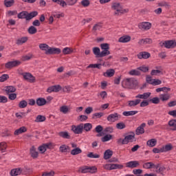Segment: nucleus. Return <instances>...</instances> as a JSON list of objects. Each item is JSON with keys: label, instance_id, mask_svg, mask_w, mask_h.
<instances>
[{"label": "nucleus", "instance_id": "obj_1", "mask_svg": "<svg viewBox=\"0 0 176 176\" xmlns=\"http://www.w3.org/2000/svg\"><path fill=\"white\" fill-rule=\"evenodd\" d=\"M39 49H41V50L45 52V54H47V55L60 54V53H61V49L52 47L46 43L39 44Z\"/></svg>", "mask_w": 176, "mask_h": 176}, {"label": "nucleus", "instance_id": "obj_2", "mask_svg": "<svg viewBox=\"0 0 176 176\" xmlns=\"http://www.w3.org/2000/svg\"><path fill=\"white\" fill-rule=\"evenodd\" d=\"M111 9L116 10L113 13V16H122V14H124V13H129V9H124L123 6L120 5V3H113Z\"/></svg>", "mask_w": 176, "mask_h": 176}, {"label": "nucleus", "instance_id": "obj_3", "mask_svg": "<svg viewBox=\"0 0 176 176\" xmlns=\"http://www.w3.org/2000/svg\"><path fill=\"white\" fill-rule=\"evenodd\" d=\"M124 89H135L138 86V81L134 78H126L122 82Z\"/></svg>", "mask_w": 176, "mask_h": 176}, {"label": "nucleus", "instance_id": "obj_4", "mask_svg": "<svg viewBox=\"0 0 176 176\" xmlns=\"http://www.w3.org/2000/svg\"><path fill=\"white\" fill-rule=\"evenodd\" d=\"M38 16V11H32L28 13V11H22L18 14V19H25L27 21H30V20H32L34 17H36Z\"/></svg>", "mask_w": 176, "mask_h": 176}, {"label": "nucleus", "instance_id": "obj_5", "mask_svg": "<svg viewBox=\"0 0 176 176\" xmlns=\"http://www.w3.org/2000/svg\"><path fill=\"white\" fill-rule=\"evenodd\" d=\"M130 135H127L124 139L119 138L117 141L118 144H121V145H126L129 142H134L135 141V133L133 131L129 133Z\"/></svg>", "mask_w": 176, "mask_h": 176}, {"label": "nucleus", "instance_id": "obj_6", "mask_svg": "<svg viewBox=\"0 0 176 176\" xmlns=\"http://www.w3.org/2000/svg\"><path fill=\"white\" fill-rule=\"evenodd\" d=\"M21 64V61L20 60H12L8 61L5 64V68L6 69H12V68H15L16 67H19Z\"/></svg>", "mask_w": 176, "mask_h": 176}, {"label": "nucleus", "instance_id": "obj_7", "mask_svg": "<svg viewBox=\"0 0 176 176\" xmlns=\"http://www.w3.org/2000/svg\"><path fill=\"white\" fill-rule=\"evenodd\" d=\"M160 46H164L166 49H174L176 47V41L170 40L166 41L164 43H160Z\"/></svg>", "mask_w": 176, "mask_h": 176}, {"label": "nucleus", "instance_id": "obj_8", "mask_svg": "<svg viewBox=\"0 0 176 176\" xmlns=\"http://www.w3.org/2000/svg\"><path fill=\"white\" fill-rule=\"evenodd\" d=\"M100 49L102 50V54L106 57V56H109L111 52L109 51V43H102L100 44Z\"/></svg>", "mask_w": 176, "mask_h": 176}, {"label": "nucleus", "instance_id": "obj_9", "mask_svg": "<svg viewBox=\"0 0 176 176\" xmlns=\"http://www.w3.org/2000/svg\"><path fill=\"white\" fill-rule=\"evenodd\" d=\"M23 76L25 80H28L30 83H35L36 82L35 76H32L31 73H24Z\"/></svg>", "mask_w": 176, "mask_h": 176}, {"label": "nucleus", "instance_id": "obj_10", "mask_svg": "<svg viewBox=\"0 0 176 176\" xmlns=\"http://www.w3.org/2000/svg\"><path fill=\"white\" fill-rule=\"evenodd\" d=\"M72 130L74 134H82L83 133V124H80L78 126L73 125Z\"/></svg>", "mask_w": 176, "mask_h": 176}, {"label": "nucleus", "instance_id": "obj_11", "mask_svg": "<svg viewBox=\"0 0 176 176\" xmlns=\"http://www.w3.org/2000/svg\"><path fill=\"white\" fill-rule=\"evenodd\" d=\"M154 168H155V173H157V174L164 175V172L166 171V167H164V166H162L158 164L154 166Z\"/></svg>", "mask_w": 176, "mask_h": 176}, {"label": "nucleus", "instance_id": "obj_12", "mask_svg": "<svg viewBox=\"0 0 176 176\" xmlns=\"http://www.w3.org/2000/svg\"><path fill=\"white\" fill-rule=\"evenodd\" d=\"M92 52L94 56H96V58H98L100 57H104V54H102V51L101 52V50H100V47H93Z\"/></svg>", "mask_w": 176, "mask_h": 176}, {"label": "nucleus", "instance_id": "obj_13", "mask_svg": "<svg viewBox=\"0 0 176 176\" xmlns=\"http://www.w3.org/2000/svg\"><path fill=\"white\" fill-rule=\"evenodd\" d=\"M152 27V24L149 22H142L139 23L138 28L140 30H151V28Z\"/></svg>", "mask_w": 176, "mask_h": 176}, {"label": "nucleus", "instance_id": "obj_14", "mask_svg": "<svg viewBox=\"0 0 176 176\" xmlns=\"http://www.w3.org/2000/svg\"><path fill=\"white\" fill-rule=\"evenodd\" d=\"M24 174V169L21 168H16L12 169L10 174L11 176H17L20 175V174Z\"/></svg>", "mask_w": 176, "mask_h": 176}, {"label": "nucleus", "instance_id": "obj_15", "mask_svg": "<svg viewBox=\"0 0 176 176\" xmlns=\"http://www.w3.org/2000/svg\"><path fill=\"white\" fill-rule=\"evenodd\" d=\"M61 90V86L60 85H53L47 88V93H58Z\"/></svg>", "mask_w": 176, "mask_h": 176}, {"label": "nucleus", "instance_id": "obj_16", "mask_svg": "<svg viewBox=\"0 0 176 176\" xmlns=\"http://www.w3.org/2000/svg\"><path fill=\"white\" fill-rule=\"evenodd\" d=\"M138 166H140V162L138 161H130L126 164V167L127 168H136Z\"/></svg>", "mask_w": 176, "mask_h": 176}, {"label": "nucleus", "instance_id": "obj_17", "mask_svg": "<svg viewBox=\"0 0 176 176\" xmlns=\"http://www.w3.org/2000/svg\"><path fill=\"white\" fill-rule=\"evenodd\" d=\"M104 131V127L101 125H98L95 128L96 133H98L96 137H102V135H105V133L102 132Z\"/></svg>", "mask_w": 176, "mask_h": 176}, {"label": "nucleus", "instance_id": "obj_18", "mask_svg": "<svg viewBox=\"0 0 176 176\" xmlns=\"http://www.w3.org/2000/svg\"><path fill=\"white\" fill-rule=\"evenodd\" d=\"M138 58H140V60L144 58V60H146L147 58H149L151 57V54L147 52H141L138 55Z\"/></svg>", "mask_w": 176, "mask_h": 176}, {"label": "nucleus", "instance_id": "obj_19", "mask_svg": "<svg viewBox=\"0 0 176 176\" xmlns=\"http://www.w3.org/2000/svg\"><path fill=\"white\" fill-rule=\"evenodd\" d=\"M107 120L109 122H116V120H119V114H118V113H115L109 115L107 117Z\"/></svg>", "mask_w": 176, "mask_h": 176}, {"label": "nucleus", "instance_id": "obj_20", "mask_svg": "<svg viewBox=\"0 0 176 176\" xmlns=\"http://www.w3.org/2000/svg\"><path fill=\"white\" fill-rule=\"evenodd\" d=\"M146 124L145 123H142L140 126H138L136 130V135H140V134H144L145 133V130L144 129V127H145Z\"/></svg>", "mask_w": 176, "mask_h": 176}, {"label": "nucleus", "instance_id": "obj_21", "mask_svg": "<svg viewBox=\"0 0 176 176\" xmlns=\"http://www.w3.org/2000/svg\"><path fill=\"white\" fill-rule=\"evenodd\" d=\"M30 153L33 159H36L39 155V153L36 151V148L34 146H32L30 148Z\"/></svg>", "mask_w": 176, "mask_h": 176}, {"label": "nucleus", "instance_id": "obj_22", "mask_svg": "<svg viewBox=\"0 0 176 176\" xmlns=\"http://www.w3.org/2000/svg\"><path fill=\"white\" fill-rule=\"evenodd\" d=\"M47 101L44 98H38L36 100V104L38 107H43V105H46Z\"/></svg>", "mask_w": 176, "mask_h": 176}, {"label": "nucleus", "instance_id": "obj_23", "mask_svg": "<svg viewBox=\"0 0 176 176\" xmlns=\"http://www.w3.org/2000/svg\"><path fill=\"white\" fill-rule=\"evenodd\" d=\"M112 155H113V151L110 149H107L104 153L103 159H104V160H108V159H111V157H112Z\"/></svg>", "mask_w": 176, "mask_h": 176}, {"label": "nucleus", "instance_id": "obj_24", "mask_svg": "<svg viewBox=\"0 0 176 176\" xmlns=\"http://www.w3.org/2000/svg\"><path fill=\"white\" fill-rule=\"evenodd\" d=\"M151 92H146L143 94H138L135 96V98H140L142 100H147V98H149L151 97Z\"/></svg>", "mask_w": 176, "mask_h": 176}, {"label": "nucleus", "instance_id": "obj_25", "mask_svg": "<svg viewBox=\"0 0 176 176\" xmlns=\"http://www.w3.org/2000/svg\"><path fill=\"white\" fill-rule=\"evenodd\" d=\"M152 43V38H142L138 41V45H151Z\"/></svg>", "mask_w": 176, "mask_h": 176}, {"label": "nucleus", "instance_id": "obj_26", "mask_svg": "<svg viewBox=\"0 0 176 176\" xmlns=\"http://www.w3.org/2000/svg\"><path fill=\"white\" fill-rule=\"evenodd\" d=\"M103 75L106 77V78H112V76H113V75H115V69H109L106 71V72H104L103 74Z\"/></svg>", "mask_w": 176, "mask_h": 176}, {"label": "nucleus", "instance_id": "obj_27", "mask_svg": "<svg viewBox=\"0 0 176 176\" xmlns=\"http://www.w3.org/2000/svg\"><path fill=\"white\" fill-rule=\"evenodd\" d=\"M69 146H67V144H62L59 147V151L61 152V153H67V152H69Z\"/></svg>", "mask_w": 176, "mask_h": 176}, {"label": "nucleus", "instance_id": "obj_28", "mask_svg": "<svg viewBox=\"0 0 176 176\" xmlns=\"http://www.w3.org/2000/svg\"><path fill=\"white\" fill-rule=\"evenodd\" d=\"M58 135L59 137H61V138H64L65 140L71 139V135H69L68 131H60L58 133Z\"/></svg>", "mask_w": 176, "mask_h": 176}, {"label": "nucleus", "instance_id": "obj_29", "mask_svg": "<svg viewBox=\"0 0 176 176\" xmlns=\"http://www.w3.org/2000/svg\"><path fill=\"white\" fill-rule=\"evenodd\" d=\"M16 90V87L12 85L5 87V91L6 94H10V93H14Z\"/></svg>", "mask_w": 176, "mask_h": 176}, {"label": "nucleus", "instance_id": "obj_30", "mask_svg": "<svg viewBox=\"0 0 176 176\" xmlns=\"http://www.w3.org/2000/svg\"><path fill=\"white\" fill-rule=\"evenodd\" d=\"M131 41V37L130 36H123L120 37L118 40V42L121 43H127V42H130Z\"/></svg>", "mask_w": 176, "mask_h": 176}, {"label": "nucleus", "instance_id": "obj_31", "mask_svg": "<svg viewBox=\"0 0 176 176\" xmlns=\"http://www.w3.org/2000/svg\"><path fill=\"white\" fill-rule=\"evenodd\" d=\"M27 128L25 126H21L19 129L15 130L14 134L15 135H19V134H23V133H26Z\"/></svg>", "mask_w": 176, "mask_h": 176}, {"label": "nucleus", "instance_id": "obj_32", "mask_svg": "<svg viewBox=\"0 0 176 176\" xmlns=\"http://www.w3.org/2000/svg\"><path fill=\"white\" fill-rule=\"evenodd\" d=\"M168 124L170 127H172L170 128L172 131H176V120L173 119L169 120Z\"/></svg>", "mask_w": 176, "mask_h": 176}, {"label": "nucleus", "instance_id": "obj_33", "mask_svg": "<svg viewBox=\"0 0 176 176\" xmlns=\"http://www.w3.org/2000/svg\"><path fill=\"white\" fill-rule=\"evenodd\" d=\"M140 102H141L140 99H136L135 100H129L128 107H137V105H138Z\"/></svg>", "mask_w": 176, "mask_h": 176}, {"label": "nucleus", "instance_id": "obj_34", "mask_svg": "<svg viewBox=\"0 0 176 176\" xmlns=\"http://www.w3.org/2000/svg\"><path fill=\"white\" fill-rule=\"evenodd\" d=\"M170 96L168 94H162L160 95V99L161 100V101H168V100H170Z\"/></svg>", "mask_w": 176, "mask_h": 176}, {"label": "nucleus", "instance_id": "obj_35", "mask_svg": "<svg viewBox=\"0 0 176 176\" xmlns=\"http://www.w3.org/2000/svg\"><path fill=\"white\" fill-rule=\"evenodd\" d=\"M156 144H157V140H156V139H151L146 142V145H148V146H150V148H153V146H156Z\"/></svg>", "mask_w": 176, "mask_h": 176}, {"label": "nucleus", "instance_id": "obj_36", "mask_svg": "<svg viewBox=\"0 0 176 176\" xmlns=\"http://www.w3.org/2000/svg\"><path fill=\"white\" fill-rule=\"evenodd\" d=\"M28 41V38L27 36H23L16 40V45H23V43H25Z\"/></svg>", "mask_w": 176, "mask_h": 176}, {"label": "nucleus", "instance_id": "obj_37", "mask_svg": "<svg viewBox=\"0 0 176 176\" xmlns=\"http://www.w3.org/2000/svg\"><path fill=\"white\" fill-rule=\"evenodd\" d=\"M28 32L30 35H34V34H36L38 32V29H36L35 26L32 25L28 29Z\"/></svg>", "mask_w": 176, "mask_h": 176}, {"label": "nucleus", "instance_id": "obj_38", "mask_svg": "<svg viewBox=\"0 0 176 176\" xmlns=\"http://www.w3.org/2000/svg\"><path fill=\"white\" fill-rule=\"evenodd\" d=\"M70 153L73 156H76V155H80V153H82V149H80L79 147L74 148L70 151Z\"/></svg>", "mask_w": 176, "mask_h": 176}, {"label": "nucleus", "instance_id": "obj_39", "mask_svg": "<svg viewBox=\"0 0 176 176\" xmlns=\"http://www.w3.org/2000/svg\"><path fill=\"white\" fill-rule=\"evenodd\" d=\"M45 120H46V117L45 116L38 115L36 116L34 122H36V123H41L42 122H45Z\"/></svg>", "mask_w": 176, "mask_h": 176}, {"label": "nucleus", "instance_id": "obj_40", "mask_svg": "<svg viewBox=\"0 0 176 176\" xmlns=\"http://www.w3.org/2000/svg\"><path fill=\"white\" fill-rule=\"evenodd\" d=\"M172 149H173V144H171L170 143L162 146V152L163 153L168 152L170 151H172Z\"/></svg>", "mask_w": 176, "mask_h": 176}, {"label": "nucleus", "instance_id": "obj_41", "mask_svg": "<svg viewBox=\"0 0 176 176\" xmlns=\"http://www.w3.org/2000/svg\"><path fill=\"white\" fill-rule=\"evenodd\" d=\"M52 2H54V3H57L58 5H60V6H62V8H65L67 6V2L64 0H52Z\"/></svg>", "mask_w": 176, "mask_h": 176}, {"label": "nucleus", "instance_id": "obj_42", "mask_svg": "<svg viewBox=\"0 0 176 176\" xmlns=\"http://www.w3.org/2000/svg\"><path fill=\"white\" fill-rule=\"evenodd\" d=\"M14 5V0H4V6L6 8H12Z\"/></svg>", "mask_w": 176, "mask_h": 176}, {"label": "nucleus", "instance_id": "obj_43", "mask_svg": "<svg viewBox=\"0 0 176 176\" xmlns=\"http://www.w3.org/2000/svg\"><path fill=\"white\" fill-rule=\"evenodd\" d=\"M70 109L68 108V106L63 105L60 107V112H62V113H64L65 115H67L68 112H69Z\"/></svg>", "mask_w": 176, "mask_h": 176}, {"label": "nucleus", "instance_id": "obj_44", "mask_svg": "<svg viewBox=\"0 0 176 176\" xmlns=\"http://www.w3.org/2000/svg\"><path fill=\"white\" fill-rule=\"evenodd\" d=\"M155 164L152 162H146L143 164V168L151 169L155 168Z\"/></svg>", "mask_w": 176, "mask_h": 176}, {"label": "nucleus", "instance_id": "obj_45", "mask_svg": "<svg viewBox=\"0 0 176 176\" xmlns=\"http://www.w3.org/2000/svg\"><path fill=\"white\" fill-rule=\"evenodd\" d=\"M129 75H131L132 76H141V72H140L138 69H132L129 72Z\"/></svg>", "mask_w": 176, "mask_h": 176}, {"label": "nucleus", "instance_id": "obj_46", "mask_svg": "<svg viewBox=\"0 0 176 176\" xmlns=\"http://www.w3.org/2000/svg\"><path fill=\"white\" fill-rule=\"evenodd\" d=\"M136 113H138V111H124L122 115H124V116H133V115H136Z\"/></svg>", "mask_w": 176, "mask_h": 176}, {"label": "nucleus", "instance_id": "obj_47", "mask_svg": "<svg viewBox=\"0 0 176 176\" xmlns=\"http://www.w3.org/2000/svg\"><path fill=\"white\" fill-rule=\"evenodd\" d=\"M112 140V135L107 134L101 138L102 142H107V141H111Z\"/></svg>", "mask_w": 176, "mask_h": 176}, {"label": "nucleus", "instance_id": "obj_48", "mask_svg": "<svg viewBox=\"0 0 176 176\" xmlns=\"http://www.w3.org/2000/svg\"><path fill=\"white\" fill-rule=\"evenodd\" d=\"M87 156L90 159H100V155L94 154V153L93 152L88 153Z\"/></svg>", "mask_w": 176, "mask_h": 176}, {"label": "nucleus", "instance_id": "obj_49", "mask_svg": "<svg viewBox=\"0 0 176 176\" xmlns=\"http://www.w3.org/2000/svg\"><path fill=\"white\" fill-rule=\"evenodd\" d=\"M104 116V113L100 112V113H95L92 115V119H100V118H102Z\"/></svg>", "mask_w": 176, "mask_h": 176}, {"label": "nucleus", "instance_id": "obj_50", "mask_svg": "<svg viewBox=\"0 0 176 176\" xmlns=\"http://www.w3.org/2000/svg\"><path fill=\"white\" fill-rule=\"evenodd\" d=\"M83 129L85 131H90L93 129V125L90 123H86L83 125Z\"/></svg>", "mask_w": 176, "mask_h": 176}, {"label": "nucleus", "instance_id": "obj_51", "mask_svg": "<svg viewBox=\"0 0 176 176\" xmlns=\"http://www.w3.org/2000/svg\"><path fill=\"white\" fill-rule=\"evenodd\" d=\"M101 63L98 64H90L89 66L87 67V69L89 68H97L98 69H101Z\"/></svg>", "mask_w": 176, "mask_h": 176}, {"label": "nucleus", "instance_id": "obj_52", "mask_svg": "<svg viewBox=\"0 0 176 176\" xmlns=\"http://www.w3.org/2000/svg\"><path fill=\"white\" fill-rule=\"evenodd\" d=\"M166 90H167V91H170L171 90V89L168 88L167 87H161V88H157L155 89V91L157 93H160V91H166Z\"/></svg>", "mask_w": 176, "mask_h": 176}, {"label": "nucleus", "instance_id": "obj_53", "mask_svg": "<svg viewBox=\"0 0 176 176\" xmlns=\"http://www.w3.org/2000/svg\"><path fill=\"white\" fill-rule=\"evenodd\" d=\"M27 105H28V103L26 100H21L19 103V107L21 109L26 108Z\"/></svg>", "mask_w": 176, "mask_h": 176}, {"label": "nucleus", "instance_id": "obj_54", "mask_svg": "<svg viewBox=\"0 0 176 176\" xmlns=\"http://www.w3.org/2000/svg\"><path fill=\"white\" fill-rule=\"evenodd\" d=\"M150 102H152V104H160V98L154 97L151 99H150Z\"/></svg>", "mask_w": 176, "mask_h": 176}, {"label": "nucleus", "instance_id": "obj_55", "mask_svg": "<svg viewBox=\"0 0 176 176\" xmlns=\"http://www.w3.org/2000/svg\"><path fill=\"white\" fill-rule=\"evenodd\" d=\"M6 148H7L6 142H0V149L2 153L6 151Z\"/></svg>", "mask_w": 176, "mask_h": 176}, {"label": "nucleus", "instance_id": "obj_56", "mask_svg": "<svg viewBox=\"0 0 176 176\" xmlns=\"http://www.w3.org/2000/svg\"><path fill=\"white\" fill-rule=\"evenodd\" d=\"M116 127L118 130H123V129H126V124L124 122H119L116 124Z\"/></svg>", "mask_w": 176, "mask_h": 176}, {"label": "nucleus", "instance_id": "obj_57", "mask_svg": "<svg viewBox=\"0 0 176 176\" xmlns=\"http://www.w3.org/2000/svg\"><path fill=\"white\" fill-rule=\"evenodd\" d=\"M7 96H8V98L9 100H11V101H13L16 100V98H17V94H14V92L12 94H7Z\"/></svg>", "mask_w": 176, "mask_h": 176}, {"label": "nucleus", "instance_id": "obj_58", "mask_svg": "<svg viewBox=\"0 0 176 176\" xmlns=\"http://www.w3.org/2000/svg\"><path fill=\"white\" fill-rule=\"evenodd\" d=\"M80 170H81V173L82 174H86L87 173H89V166H81L80 168Z\"/></svg>", "mask_w": 176, "mask_h": 176}, {"label": "nucleus", "instance_id": "obj_59", "mask_svg": "<svg viewBox=\"0 0 176 176\" xmlns=\"http://www.w3.org/2000/svg\"><path fill=\"white\" fill-rule=\"evenodd\" d=\"M81 5L84 8H87L88 6H90V1L89 0H82L81 1Z\"/></svg>", "mask_w": 176, "mask_h": 176}, {"label": "nucleus", "instance_id": "obj_60", "mask_svg": "<svg viewBox=\"0 0 176 176\" xmlns=\"http://www.w3.org/2000/svg\"><path fill=\"white\" fill-rule=\"evenodd\" d=\"M104 132L111 134L113 133V128L112 126H107L104 129Z\"/></svg>", "mask_w": 176, "mask_h": 176}, {"label": "nucleus", "instance_id": "obj_61", "mask_svg": "<svg viewBox=\"0 0 176 176\" xmlns=\"http://www.w3.org/2000/svg\"><path fill=\"white\" fill-rule=\"evenodd\" d=\"M89 173L91 174H96V173H97V167L89 166Z\"/></svg>", "mask_w": 176, "mask_h": 176}, {"label": "nucleus", "instance_id": "obj_62", "mask_svg": "<svg viewBox=\"0 0 176 176\" xmlns=\"http://www.w3.org/2000/svg\"><path fill=\"white\" fill-rule=\"evenodd\" d=\"M8 79H9V74H3L0 76V82H6Z\"/></svg>", "mask_w": 176, "mask_h": 176}, {"label": "nucleus", "instance_id": "obj_63", "mask_svg": "<svg viewBox=\"0 0 176 176\" xmlns=\"http://www.w3.org/2000/svg\"><path fill=\"white\" fill-rule=\"evenodd\" d=\"M63 54H71L72 53V50L69 47H65L63 50Z\"/></svg>", "mask_w": 176, "mask_h": 176}, {"label": "nucleus", "instance_id": "obj_64", "mask_svg": "<svg viewBox=\"0 0 176 176\" xmlns=\"http://www.w3.org/2000/svg\"><path fill=\"white\" fill-rule=\"evenodd\" d=\"M54 171L51 170L50 172H45L43 173L42 176H54Z\"/></svg>", "mask_w": 176, "mask_h": 176}]
</instances>
